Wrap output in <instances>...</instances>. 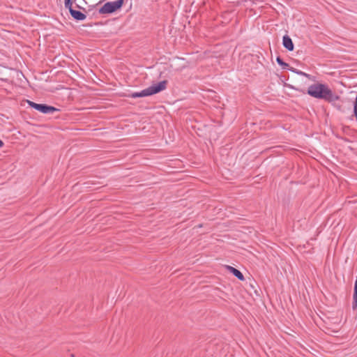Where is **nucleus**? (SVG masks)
I'll use <instances>...</instances> for the list:
<instances>
[{
    "instance_id": "nucleus-10",
    "label": "nucleus",
    "mask_w": 357,
    "mask_h": 357,
    "mask_svg": "<svg viewBox=\"0 0 357 357\" xmlns=\"http://www.w3.org/2000/svg\"><path fill=\"white\" fill-rule=\"evenodd\" d=\"M65 7L68 8L70 12V8H72V2L70 0H65Z\"/></svg>"
},
{
    "instance_id": "nucleus-6",
    "label": "nucleus",
    "mask_w": 357,
    "mask_h": 357,
    "mask_svg": "<svg viewBox=\"0 0 357 357\" xmlns=\"http://www.w3.org/2000/svg\"><path fill=\"white\" fill-rule=\"evenodd\" d=\"M70 13L72 15V17L77 20H84L86 17V15L82 13L81 11L76 10L73 8H70Z\"/></svg>"
},
{
    "instance_id": "nucleus-4",
    "label": "nucleus",
    "mask_w": 357,
    "mask_h": 357,
    "mask_svg": "<svg viewBox=\"0 0 357 357\" xmlns=\"http://www.w3.org/2000/svg\"><path fill=\"white\" fill-rule=\"evenodd\" d=\"M28 104L32 108L40 112L43 114H52L57 110L56 108L52 106H49L44 104H38L34 102L28 100Z\"/></svg>"
},
{
    "instance_id": "nucleus-5",
    "label": "nucleus",
    "mask_w": 357,
    "mask_h": 357,
    "mask_svg": "<svg viewBox=\"0 0 357 357\" xmlns=\"http://www.w3.org/2000/svg\"><path fill=\"white\" fill-rule=\"evenodd\" d=\"M282 44L289 51H292L294 50L293 42L289 36L285 35L283 36Z\"/></svg>"
},
{
    "instance_id": "nucleus-2",
    "label": "nucleus",
    "mask_w": 357,
    "mask_h": 357,
    "mask_svg": "<svg viewBox=\"0 0 357 357\" xmlns=\"http://www.w3.org/2000/svg\"><path fill=\"white\" fill-rule=\"evenodd\" d=\"M167 81L163 80L157 84H152L149 87L141 91L140 92H135L130 95L131 98H136L140 97H146L164 91L167 88Z\"/></svg>"
},
{
    "instance_id": "nucleus-1",
    "label": "nucleus",
    "mask_w": 357,
    "mask_h": 357,
    "mask_svg": "<svg viewBox=\"0 0 357 357\" xmlns=\"http://www.w3.org/2000/svg\"><path fill=\"white\" fill-rule=\"evenodd\" d=\"M307 93L313 98L328 102H333L339 99V96L334 94L326 84L321 83L310 85L307 89Z\"/></svg>"
},
{
    "instance_id": "nucleus-9",
    "label": "nucleus",
    "mask_w": 357,
    "mask_h": 357,
    "mask_svg": "<svg viewBox=\"0 0 357 357\" xmlns=\"http://www.w3.org/2000/svg\"><path fill=\"white\" fill-rule=\"evenodd\" d=\"M276 61L282 67V69H286L289 66V65L287 63L284 62L283 60L280 56L277 57Z\"/></svg>"
},
{
    "instance_id": "nucleus-7",
    "label": "nucleus",
    "mask_w": 357,
    "mask_h": 357,
    "mask_svg": "<svg viewBox=\"0 0 357 357\" xmlns=\"http://www.w3.org/2000/svg\"><path fill=\"white\" fill-rule=\"evenodd\" d=\"M227 269L229 270V272L231 273L234 275H235L238 280L241 281H243L245 280L243 273L238 269L230 266H227Z\"/></svg>"
},
{
    "instance_id": "nucleus-11",
    "label": "nucleus",
    "mask_w": 357,
    "mask_h": 357,
    "mask_svg": "<svg viewBox=\"0 0 357 357\" xmlns=\"http://www.w3.org/2000/svg\"><path fill=\"white\" fill-rule=\"evenodd\" d=\"M3 146V142L0 139V148Z\"/></svg>"
},
{
    "instance_id": "nucleus-3",
    "label": "nucleus",
    "mask_w": 357,
    "mask_h": 357,
    "mask_svg": "<svg viewBox=\"0 0 357 357\" xmlns=\"http://www.w3.org/2000/svg\"><path fill=\"white\" fill-rule=\"evenodd\" d=\"M123 0H116L105 3L100 9L99 13L109 14L116 11L123 5Z\"/></svg>"
},
{
    "instance_id": "nucleus-12",
    "label": "nucleus",
    "mask_w": 357,
    "mask_h": 357,
    "mask_svg": "<svg viewBox=\"0 0 357 357\" xmlns=\"http://www.w3.org/2000/svg\"><path fill=\"white\" fill-rule=\"evenodd\" d=\"M354 106H357V96H356V100H355Z\"/></svg>"
},
{
    "instance_id": "nucleus-8",
    "label": "nucleus",
    "mask_w": 357,
    "mask_h": 357,
    "mask_svg": "<svg viewBox=\"0 0 357 357\" xmlns=\"http://www.w3.org/2000/svg\"><path fill=\"white\" fill-rule=\"evenodd\" d=\"M296 73L298 75H299L305 77L306 78H307V79H310L312 81H315V77L312 76L311 75L307 74V73H306L305 72L298 70V71H296Z\"/></svg>"
}]
</instances>
